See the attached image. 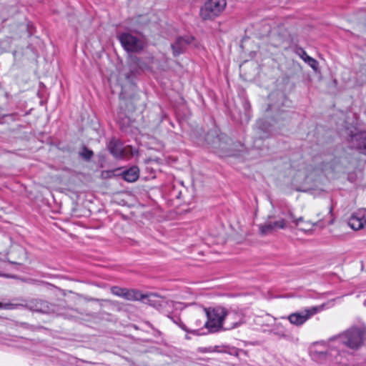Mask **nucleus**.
<instances>
[{"mask_svg":"<svg viewBox=\"0 0 366 366\" xmlns=\"http://www.w3.org/2000/svg\"><path fill=\"white\" fill-rule=\"evenodd\" d=\"M159 302H164V300H163V299H160V300H159Z\"/></svg>","mask_w":366,"mask_h":366,"instance_id":"obj_34","label":"nucleus"},{"mask_svg":"<svg viewBox=\"0 0 366 366\" xmlns=\"http://www.w3.org/2000/svg\"><path fill=\"white\" fill-rule=\"evenodd\" d=\"M318 309L312 307L304 310L292 313L287 317L290 322L296 326L302 325L307 320L317 313Z\"/></svg>","mask_w":366,"mask_h":366,"instance_id":"obj_6","label":"nucleus"},{"mask_svg":"<svg viewBox=\"0 0 366 366\" xmlns=\"http://www.w3.org/2000/svg\"><path fill=\"white\" fill-rule=\"evenodd\" d=\"M149 301L151 305H152L154 306H156L154 304L152 303V302H154V300H152V299H149Z\"/></svg>","mask_w":366,"mask_h":366,"instance_id":"obj_31","label":"nucleus"},{"mask_svg":"<svg viewBox=\"0 0 366 366\" xmlns=\"http://www.w3.org/2000/svg\"><path fill=\"white\" fill-rule=\"evenodd\" d=\"M117 37L122 47L128 52H139L144 48L143 41L129 32L120 33Z\"/></svg>","mask_w":366,"mask_h":366,"instance_id":"obj_4","label":"nucleus"},{"mask_svg":"<svg viewBox=\"0 0 366 366\" xmlns=\"http://www.w3.org/2000/svg\"><path fill=\"white\" fill-rule=\"evenodd\" d=\"M93 155L94 152L86 147H84L80 152V156L86 161L90 160Z\"/></svg>","mask_w":366,"mask_h":366,"instance_id":"obj_22","label":"nucleus"},{"mask_svg":"<svg viewBox=\"0 0 366 366\" xmlns=\"http://www.w3.org/2000/svg\"><path fill=\"white\" fill-rule=\"evenodd\" d=\"M168 317L176 325H177L181 329L184 331L192 333L194 335H199V332L197 330H189L187 326L181 321L179 316L177 315H168Z\"/></svg>","mask_w":366,"mask_h":366,"instance_id":"obj_16","label":"nucleus"},{"mask_svg":"<svg viewBox=\"0 0 366 366\" xmlns=\"http://www.w3.org/2000/svg\"><path fill=\"white\" fill-rule=\"evenodd\" d=\"M274 230L272 222H265L264 224L259 226V231L262 235H267L272 233Z\"/></svg>","mask_w":366,"mask_h":366,"instance_id":"obj_17","label":"nucleus"},{"mask_svg":"<svg viewBox=\"0 0 366 366\" xmlns=\"http://www.w3.org/2000/svg\"><path fill=\"white\" fill-rule=\"evenodd\" d=\"M348 142L351 147L355 148L360 152L366 155V132L351 131L348 135Z\"/></svg>","mask_w":366,"mask_h":366,"instance_id":"obj_5","label":"nucleus"},{"mask_svg":"<svg viewBox=\"0 0 366 366\" xmlns=\"http://www.w3.org/2000/svg\"><path fill=\"white\" fill-rule=\"evenodd\" d=\"M242 320V317L240 313L234 310L228 311L226 309V315L224 321L227 324V326L225 328L226 330L233 329L239 326Z\"/></svg>","mask_w":366,"mask_h":366,"instance_id":"obj_10","label":"nucleus"},{"mask_svg":"<svg viewBox=\"0 0 366 366\" xmlns=\"http://www.w3.org/2000/svg\"><path fill=\"white\" fill-rule=\"evenodd\" d=\"M332 208L331 207H329V212L328 213L329 214H331L332 213Z\"/></svg>","mask_w":366,"mask_h":366,"instance_id":"obj_32","label":"nucleus"},{"mask_svg":"<svg viewBox=\"0 0 366 366\" xmlns=\"http://www.w3.org/2000/svg\"><path fill=\"white\" fill-rule=\"evenodd\" d=\"M227 5L226 0H207L200 9L203 20H211L219 16Z\"/></svg>","mask_w":366,"mask_h":366,"instance_id":"obj_3","label":"nucleus"},{"mask_svg":"<svg viewBox=\"0 0 366 366\" xmlns=\"http://www.w3.org/2000/svg\"><path fill=\"white\" fill-rule=\"evenodd\" d=\"M151 297H156V296L155 295H152V296H150V298Z\"/></svg>","mask_w":366,"mask_h":366,"instance_id":"obj_35","label":"nucleus"},{"mask_svg":"<svg viewBox=\"0 0 366 366\" xmlns=\"http://www.w3.org/2000/svg\"><path fill=\"white\" fill-rule=\"evenodd\" d=\"M123 179L128 182H135L139 178V169L132 167L122 172Z\"/></svg>","mask_w":366,"mask_h":366,"instance_id":"obj_14","label":"nucleus"},{"mask_svg":"<svg viewBox=\"0 0 366 366\" xmlns=\"http://www.w3.org/2000/svg\"><path fill=\"white\" fill-rule=\"evenodd\" d=\"M348 225L354 230L366 228V209H362L354 212L348 219Z\"/></svg>","mask_w":366,"mask_h":366,"instance_id":"obj_9","label":"nucleus"},{"mask_svg":"<svg viewBox=\"0 0 366 366\" xmlns=\"http://www.w3.org/2000/svg\"><path fill=\"white\" fill-rule=\"evenodd\" d=\"M181 194H182V192L179 191L178 192L177 194H174V196L177 198V199H180L181 197Z\"/></svg>","mask_w":366,"mask_h":366,"instance_id":"obj_30","label":"nucleus"},{"mask_svg":"<svg viewBox=\"0 0 366 366\" xmlns=\"http://www.w3.org/2000/svg\"><path fill=\"white\" fill-rule=\"evenodd\" d=\"M308 224H310L312 227V226H314V225H315V224H312V223H311V222H308ZM316 224H317V223H316Z\"/></svg>","mask_w":366,"mask_h":366,"instance_id":"obj_33","label":"nucleus"},{"mask_svg":"<svg viewBox=\"0 0 366 366\" xmlns=\"http://www.w3.org/2000/svg\"><path fill=\"white\" fill-rule=\"evenodd\" d=\"M198 351L202 353H207V352H213V347H199L198 349Z\"/></svg>","mask_w":366,"mask_h":366,"instance_id":"obj_27","label":"nucleus"},{"mask_svg":"<svg viewBox=\"0 0 366 366\" xmlns=\"http://www.w3.org/2000/svg\"><path fill=\"white\" fill-rule=\"evenodd\" d=\"M205 140L208 142V144H214L219 140V137L216 135V132L213 131L209 132L205 137Z\"/></svg>","mask_w":366,"mask_h":366,"instance_id":"obj_20","label":"nucleus"},{"mask_svg":"<svg viewBox=\"0 0 366 366\" xmlns=\"http://www.w3.org/2000/svg\"><path fill=\"white\" fill-rule=\"evenodd\" d=\"M312 357L317 361H323L328 359L332 355L331 351L329 350L313 349L311 351Z\"/></svg>","mask_w":366,"mask_h":366,"instance_id":"obj_15","label":"nucleus"},{"mask_svg":"<svg viewBox=\"0 0 366 366\" xmlns=\"http://www.w3.org/2000/svg\"><path fill=\"white\" fill-rule=\"evenodd\" d=\"M194 40V38L190 35L177 37L174 42L171 44L174 56L183 54Z\"/></svg>","mask_w":366,"mask_h":366,"instance_id":"obj_8","label":"nucleus"},{"mask_svg":"<svg viewBox=\"0 0 366 366\" xmlns=\"http://www.w3.org/2000/svg\"><path fill=\"white\" fill-rule=\"evenodd\" d=\"M257 126L259 130L264 132L263 134H259L261 138H266L269 137V132L266 131L267 129L265 128V122L264 120H259L257 122Z\"/></svg>","mask_w":366,"mask_h":366,"instance_id":"obj_21","label":"nucleus"},{"mask_svg":"<svg viewBox=\"0 0 366 366\" xmlns=\"http://www.w3.org/2000/svg\"><path fill=\"white\" fill-rule=\"evenodd\" d=\"M225 346H214L213 347V352H226Z\"/></svg>","mask_w":366,"mask_h":366,"instance_id":"obj_28","label":"nucleus"},{"mask_svg":"<svg viewBox=\"0 0 366 366\" xmlns=\"http://www.w3.org/2000/svg\"><path fill=\"white\" fill-rule=\"evenodd\" d=\"M272 331L274 334L281 337H285L287 336L286 330L282 327V325L280 323L277 324L274 328L272 330Z\"/></svg>","mask_w":366,"mask_h":366,"instance_id":"obj_18","label":"nucleus"},{"mask_svg":"<svg viewBox=\"0 0 366 366\" xmlns=\"http://www.w3.org/2000/svg\"><path fill=\"white\" fill-rule=\"evenodd\" d=\"M17 305H14L13 304H5L0 302V308H4V309H14L16 307Z\"/></svg>","mask_w":366,"mask_h":366,"instance_id":"obj_29","label":"nucleus"},{"mask_svg":"<svg viewBox=\"0 0 366 366\" xmlns=\"http://www.w3.org/2000/svg\"><path fill=\"white\" fill-rule=\"evenodd\" d=\"M207 320L204 327L211 332H218L223 327L226 315V309L221 306L204 308Z\"/></svg>","mask_w":366,"mask_h":366,"instance_id":"obj_2","label":"nucleus"},{"mask_svg":"<svg viewBox=\"0 0 366 366\" xmlns=\"http://www.w3.org/2000/svg\"><path fill=\"white\" fill-rule=\"evenodd\" d=\"M110 153L117 159H122L126 156L122 143L115 139H112L108 145Z\"/></svg>","mask_w":366,"mask_h":366,"instance_id":"obj_12","label":"nucleus"},{"mask_svg":"<svg viewBox=\"0 0 366 366\" xmlns=\"http://www.w3.org/2000/svg\"><path fill=\"white\" fill-rule=\"evenodd\" d=\"M272 225L274 226V229H285L287 227V223L284 219H281L280 220L272 222Z\"/></svg>","mask_w":366,"mask_h":366,"instance_id":"obj_24","label":"nucleus"},{"mask_svg":"<svg viewBox=\"0 0 366 366\" xmlns=\"http://www.w3.org/2000/svg\"><path fill=\"white\" fill-rule=\"evenodd\" d=\"M290 218L291 219L292 222L295 224L296 226H297L300 222H303V217H300L299 218H296L294 215V214L291 212H289Z\"/></svg>","mask_w":366,"mask_h":366,"instance_id":"obj_26","label":"nucleus"},{"mask_svg":"<svg viewBox=\"0 0 366 366\" xmlns=\"http://www.w3.org/2000/svg\"><path fill=\"white\" fill-rule=\"evenodd\" d=\"M122 297L127 300L136 301L144 300L147 296L141 294L138 290L125 288Z\"/></svg>","mask_w":366,"mask_h":366,"instance_id":"obj_13","label":"nucleus"},{"mask_svg":"<svg viewBox=\"0 0 366 366\" xmlns=\"http://www.w3.org/2000/svg\"><path fill=\"white\" fill-rule=\"evenodd\" d=\"M294 52L297 56H299L304 61H305V59H306V58L309 56V55L307 54V52L305 51V49L300 46H296L294 49Z\"/></svg>","mask_w":366,"mask_h":366,"instance_id":"obj_23","label":"nucleus"},{"mask_svg":"<svg viewBox=\"0 0 366 366\" xmlns=\"http://www.w3.org/2000/svg\"><path fill=\"white\" fill-rule=\"evenodd\" d=\"M24 307L31 311L41 313H49L54 311L52 305L40 299H31L26 302Z\"/></svg>","mask_w":366,"mask_h":366,"instance_id":"obj_7","label":"nucleus"},{"mask_svg":"<svg viewBox=\"0 0 366 366\" xmlns=\"http://www.w3.org/2000/svg\"><path fill=\"white\" fill-rule=\"evenodd\" d=\"M117 122L122 132L125 133L133 132L134 121L124 112H119L117 117Z\"/></svg>","mask_w":366,"mask_h":366,"instance_id":"obj_11","label":"nucleus"},{"mask_svg":"<svg viewBox=\"0 0 366 366\" xmlns=\"http://www.w3.org/2000/svg\"><path fill=\"white\" fill-rule=\"evenodd\" d=\"M125 288H122L117 286L112 287L111 289V292L113 295L122 297Z\"/></svg>","mask_w":366,"mask_h":366,"instance_id":"obj_25","label":"nucleus"},{"mask_svg":"<svg viewBox=\"0 0 366 366\" xmlns=\"http://www.w3.org/2000/svg\"><path fill=\"white\" fill-rule=\"evenodd\" d=\"M305 62L307 63L315 71H317L319 63L315 59L309 56L306 59H305Z\"/></svg>","mask_w":366,"mask_h":366,"instance_id":"obj_19","label":"nucleus"},{"mask_svg":"<svg viewBox=\"0 0 366 366\" xmlns=\"http://www.w3.org/2000/svg\"><path fill=\"white\" fill-rule=\"evenodd\" d=\"M366 336L365 326H355L347 329L343 333L331 337L330 343L342 344L352 350H358L363 344Z\"/></svg>","mask_w":366,"mask_h":366,"instance_id":"obj_1","label":"nucleus"}]
</instances>
